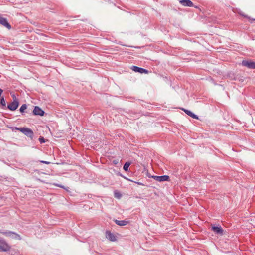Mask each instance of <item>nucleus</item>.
I'll return each mask as SVG.
<instances>
[{"label": "nucleus", "instance_id": "obj_1", "mask_svg": "<svg viewBox=\"0 0 255 255\" xmlns=\"http://www.w3.org/2000/svg\"><path fill=\"white\" fill-rule=\"evenodd\" d=\"M15 129L19 130L24 134L27 136L32 138L34 135L33 132L29 128H15Z\"/></svg>", "mask_w": 255, "mask_h": 255}, {"label": "nucleus", "instance_id": "obj_2", "mask_svg": "<svg viewBox=\"0 0 255 255\" xmlns=\"http://www.w3.org/2000/svg\"><path fill=\"white\" fill-rule=\"evenodd\" d=\"M10 249V246L5 240L0 239V252H7Z\"/></svg>", "mask_w": 255, "mask_h": 255}, {"label": "nucleus", "instance_id": "obj_3", "mask_svg": "<svg viewBox=\"0 0 255 255\" xmlns=\"http://www.w3.org/2000/svg\"><path fill=\"white\" fill-rule=\"evenodd\" d=\"M242 65L250 69H255V63L252 60H243Z\"/></svg>", "mask_w": 255, "mask_h": 255}, {"label": "nucleus", "instance_id": "obj_4", "mask_svg": "<svg viewBox=\"0 0 255 255\" xmlns=\"http://www.w3.org/2000/svg\"><path fill=\"white\" fill-rule=\"evenodd\" d=\"M131 69L133 71L135 72H138L141 74L145 73V74H148V71L143 69L142 68H140L137 66H133L131 67Z\"/></svg>", "mask_w": 255, "mask_h": 255}, {"label": "nucleus", "instance_id": "obj_5", "mask_svg": "<svg viewBox=\"0 0 255 255\" xmlns=\"http://www.w3.org/2000/svg\"><path fill=\"white\" fill-rule=\"evenodd\" d=\"M18 101H13L8 105L7 108L11 111H14L18 108Z\"/></svg>", "mask_w": 255, "mask_h": 255}, {"label": "nucleus", "instance_id": "obj_6", "mask_svg": "<svg viewBox=\"0 0 255 255\" xmlns=\"http://www.w3.org/2000/svg\"><path fill=\"white\" fill-rule=\"evenodd\" d=\"M33 112L35 115L43 116L44 114V112L38 106L35 107Z\"/></svg>", "mask_w": 255, "mask_h": 255}, {"label": "nucleus", "instance_id": "obj_7", "mask_svg": "<svg viewBox=\"0 0 255 255\" xmlns=\"http://www.w3.org/2000/svg\"><path fill=\"white\" fill-rule=\"evenodd\" d=\"M212 230L215 233L222 235L223 234V230L221 227L213 226Z\"/></svg>", "mask_w": 255, "mask_h": 255}, {"label": "nucleus", "instance_id": "obj_8", "mask_svg": "<svg viewBox=\"0 0 255 255\" xmlns=\"http://www.w3.org/2000/svg\"><path fill=\"white\" fill-rule=\"evenodd\" d=\"M106 237L111 241H115L116 240V236L110 231H106Z\"/></svg>", "mask_w": 255, "mask_h": 255}, {"label": "nucleus", "instance_id": "obj_9", "mask_svg": "<svg viewBox=\"0 0 255 255\" xmlns=\"http://www.w3.org/2000/svg\"><path fill=\"white\" fill-rule=\"evenodd\" d=\"M179 2L184 6L192 7L193 4L190 0H182Z\"/></svg>", "mask_w": 255, "mask_h": 255}, {"label": "nucleus", "instance_id": "obj_10", "mask_svg": "<svg viewBox=\"0 0 255 255\" xmlns=\"http://www.w3.org/2000/svg\"><path fill=\"white\" fill-rule=\"evenodd\" d=\"M0 23L3 26L6 27L8 29H10L11 26L8 23L6 18H4L0 15Z\"/></svg>", "mask_w": 255, "mask_h": 255}, {"label": "nucleus", "instance_id": "obj_11", "mask_svg": "<svg viewBox=\"0 0 255 255\" xmlns=\"http://www.w3.org/2000/svg\"><path fill=\"white\" fill-rule=\"evenodd\" d=\"M183 110L185 112V113L187 114L188 116H189L191 117L192 118H193L194 119H198V116L197 115H195L194 114H193L190 111H189V110H186V109H183Z\"/></svg>", "mask_w": 255, "mask_h": 255}, {"label": "nucleus", "instance_id": "obj_12", "mask_svg": "<svg viewBox=\"0 0 255 255\" xmlns=\"http://www.w3.org/2000/svg\"><path fill=\"white\" fill-rule=\"evenodd\" d=\"M115 222L117 225L121 226H125V225H127V224L128 223L127 221H125V220H116L115 221Z\"/></svg>", "mask_w": 255, "mask_h": 255}, {"label": "nucleus", "instance_id": "obj_13", "mask_svg": "<svg viewBox=\"0 0 255 255\" xmlns=\"http://www.w3.org/2000/svg\"><path fill=\"white\" fill-rule=\"evenodd\" d=\"M169 177L168 175H163L159 176V182L169 181Z\"/></svg>", "mask_w": 255, "mask_h": 255}, {"label": "nucleus", "instance_id": "obj_14", "mask_svg": "<svg viewBox=\"0 0 255 255\" xmlns=\"http://www.w3.org/2000/svg\"><path fill=\"white\" fill-rule=\"evenodd\" d=\"M0 104L2 106H6V102H5V101L4 100V98L3 97H2L0 99Z\"/></svg>", "mask_w": 255, "mask_h": 255}, {"label": "nucleus", "instance_id": "obj_15", "mask_svg": "<svg viewBox=\"0 0 255 255\" xmlns=\"http://www.w3.org/2000/svg\"><path fill=\"white\" fill-rule=\"evenodd\" d=\"M26 108H27V106H26V104H23V105H22L21 106L20 108V112H21V113L24 112V110H26Z\"/></svg>", "mask_w": 255, "mask_h": 255}, {"label": "nucleus", "instance_id": "obj_16", "mask_svg": "<svg viewBox=\"0 0 255 255\" xmlns=\"http://www.w3.org/2000/svg\"><path fill=\"white\" fill-rule=\"evenodd\" d=\"M115 197L119 199L121 197V194L118 192H115L114 193Z\"/></svg>", "mask_w": 255, "mask_h": 255}, {"label": "nucleus", "instance_id": "obj_17", "mask_svg": "<svg viewBox=\"0 0 255 255\" xmlns=\"http://www.w3.org/2000/svg\"><path fill=\"white\" fill-rule=\"evenodd\" d=\"M130 156H132L135 159L138 157V155L134 152L131 153V155Z\"/></svg>", "mask_w": 255, "mask_h": 255}, {"label": "nucleus", "instance_id": "obj_18", "mask_svg": "<svg viewBox=\"0 0 255 255\" xmlns=\"http://www.w3.org/2000/svg\"><path fill=\"white\" fill-rule=\"evenodd\" d=\"M123 168L125 171H128V162L125 163Z\"/></svg>", "mask_w": 255, "mask_h": 255}, {"label": "nucleus", "instance_id": "obj_19", "mask_svg": "<svg viewBox=\"0 0 255 255\" xmlns=\"http://www.w3.org/2000/svg\"><path fill=\"white\" fill-rule=\"evenodd\" d=\"M39 140L41 143L45 142V139L43 137H41L39 138Z\"/></svg>", "mask_w": 255, "mask_h": 255}, {"label": "nucleus", "instance_id": "obj_20", "mask_svg": "<svg viewBox=\"0 0 255 255\" xmlns=\"http://www.w3.org/2000/svg\"><path fill=\"white\" fill-rule=\"evenodd\" d=\"M151 177L153 178V179H154L155 180L159 181V176H152Z\"/></svg>", "mask_w": 255, "mask_h": 255}, {"label": "nucleus", "instance_id": "obj_21", "mask_svg": "<svg viewBox=\"0 0 255 255\" xmlns=\"http://www.w3.org/2000/svg\"><path fill=\"white\" fill-rule=\"evenodd\" d=\"M11 96L13 98V101H18L17 99L16 98V96L14 94H12Z\"/></svg>", "mask_w": 255, "mask_h": 255}, {"label": "nucleus", "instance_id": "obj_22", "mask_svg": "<svg viewBox=\"0 0 255 255\" xmlns=\"http://www.w3.org/2000/svg\"><path fill=\"white\" fill-rule=\"evenodd\" d=\"M54 185L56 186H57V187H61L62 188L65 189V188L63 186H62L61 185L57 184H54Z\"/></svg>", "mask_w": 255, "mask_h": 255}, {"label": "nucleus", "instance_id": "obj_23", "mask_svg": "<svg viewBox=\"0 0 255 255\" xmlns=\"http://www.w3.org/2000/svg\"><path fill=\"white\" fill-rule=\"evenodd\" d=\"M41 162L46 164H49L50 163L49 162H47V161H41Z\"/></svg>", "mask_w": 255, "mask_h": 255}, {"label": "nucleus", "instance_id": "obj_24", "mask_svg": "<svg viewBox=\"0 0 255 255\" xmlns=\"http://www.w3.org/2000/svg\"><path fill=\"white\" fill-rule=\"evenodd\" d=\"M242 15H243L244 17H246V18H248V19H249V20L250 21V20H252V19H251L249 17H248L247 15H243V14H242Z\"/></svg>", "mask_w": 255, "mask_h": 255}, {"label": "nucleus", "instance_id": "obj_25", "mask_svg": "<svg viewBox=\"0 0 255 255\" xmlns=\"http://www.w3.org/2000/svg\"><path fill=\"white\" fill-rule=\"evenodd\" d=\"M132 163V161H131V162H129V161H128V167L130 166V165Z\"/></svg>", "mask_w": 255, "mask_h": 255}, {"label": "nucleus", "instance_id": "obj_26", "mask_svg": "<svg viewBox=\"0 0 255 255\" xmlns=\"http://www.w3.org/2000/svg\"><path fill=\"white\" fill-rule=\"evenodd\" d=\"M113 163H114V164H116V163H117V161H115V160H114V161H113Z\"/></svg>", "mask_w": 255, "mask_h": 255}, {"label": "nucleus", "instance_id": "obj_27", "mask_svg": "<svg viewBox=\"0 0 255 255\" xmlns=\"http://www.w3.org/2000/svg\"><path fill=\"white\" fill-rule=\"evenodd\" d=\"M16 237H18V239H19V238H20V236H19V235H16Z\"/></svg>", "mask_w": 255, "mask_h": 255}]
</instances>
